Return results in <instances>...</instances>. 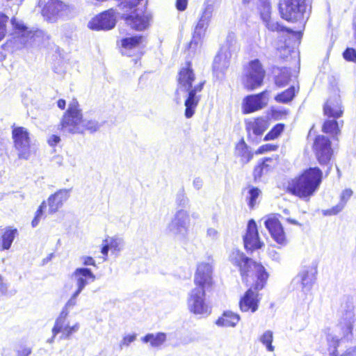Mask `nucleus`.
Wrapping results in <instances>:
<instances>
[{
	"instance_id": "nucleus-1",
	"label": "nucleus",
	"mask_w": 356,
	"mask_h": 356,
	"mask_svg": "<svg viewBox=\"0 0 356 356\" xmlns=\"http://www.w3.org/2000/svg\"><path fill=\"white\" fill-rule=\"evenodd\" d=\"M177 88L176 90L177 102L179 103L178 97L183 94L185 99L186 107L184 115L186 118H191L195 114V109L201 99V92L205 83L204 81H197L191 63H186L179 70L177 78Z\"/></svg>"
},
{
	"instance_id": "nucleus-2",
	"label": "nucleus",
	"mask_w": 356,
	"mask_h": 356,
	"mask_svg": "<svg viewBox=\"0 0 356 356\" xmlns=\"http://www.w3.org/2000/svg\"><path fill=\"white\" fill-rule=\"evenodd\" d=\"M229 261L232 264L239 268L242 279L248 282V277L254 275L257 277L255 289L259 291L264 288L268 274L265 268L251 259L247 257L243 252L233 250L229 254Z\"/></svg>"
},
{
	"instance_id": "nucleus-3",
	"label": "nucleus",
	"mask_w": 356,
	"mask_h": 356,
	"mask_svg": "<svg viewBox=\"0 0 356 356\" xmlns=\"http://www.w3.org/2000/svg\"><path fill=\"white\" fill-rule=\"evenodd\" d=\"M322 179L318 168H310L290 186L291 193L300 198L307 199L317 190Z\"/></svg>"
},
{
	"instance_id": "nucleus-4",
	"label": "nucleus",
	"mask_w": 356,
	"mask_h": 356,
	"mask_svg": "<svg viewBox=\"0 0 356 356\" xmlns=\"http://www.w3.org/2000/svg\"><path fill=\"white\" fill-rule=\"evenodd\" d=\"M214 9V0H205L199 19L194 27L192 40L189 44L191 49H195L201 44L211 21Z\"/></svg>"
},
{
	"instance_id": "nucleus-5",
	"label": "nucleus",
	"mask_w": 356,
	"mask_h": 356,
	"mask_svg": "<svg viewBox=\"0 0 356 356\" xmlns=\"http://www.w3.org/2000/svg\"><path fill=\"white\" fill-rule=\"evenodd\" d=\"M82 113L78 102L73 99L60 122V130L63 133L83 134Z\"/></svg>"
},
{
	"instance_id": "nucleus-6",
	"label": "nucleus",
	"mask_w": 356,
	"mask_h": 356,
	"mask_svg": "<svg viewBox=\"0 0 356 356\" xmlns=\"http://www.w3.org/2000/svg\"><path fill=\"white\" fill-rule=\"evenodd\" d=\"M73 11L72 6L60 0H48L41 13L46 21L54 23L68 17Z\"/></svg>"
},
{
	"instance_id": "nucleus-7",
	"label": "nucleus",
	"mask_w": 356,
	"mask_h": 356,
	"mask_svg": "<svg viewBox=\"0 0 356 356\" xmlns=\"http://www.w3.org/2000/svg\"><path fill=\"white\" fill-rule=\"evenodd\" d=\"M306 0H280L279 12L282 19L298 22L303 18L306 11Z\"/></svg>"
},
{
	"instance_id": "nucleus-8",
	"label": "nucleus",
	"mask_w": 356,
	"mask_h": 356,
	"mask_svg": "<svg viewBox=\"0 0 356 356\" xmlns=\"http://www.w3.org/2000/svg\"><path fill=\"white\" fill-rule=\"evenodd\" d=\"M190 221L188 212L184 209H179L168 224V231L177 239L183 240L188 234Z\"/></svg>"
},
{
	"instance_id": "nucleus-9",
	"label": "nucleus",
	"mask_w": 356,
	"mask_h": 356,
	"mask_svg": "<svg viewBox=\"0 0 356 356\" xmlns=\"http://www.w3.org/2000/svg\"><path fill=\"white\" fill-rule=\"evenodd\" d=\"M206 291L202 288H194L188 294L187 304L191 312L196 315L208 316L211 313V307L206 302Z\"/></svg>"
},
{
	"instance_id": "nucleus-10",
	"label": "nucleus",
	"mask_w": 356,
	"mask_h": 356,
	"mask_svg": "<svg viewBox=\"0 0 356 356\" xmlns=\"http://www.w3.org/2000/svg\"><path fill=\"white\" fill-rule=\"evenodd\" d=\"M265 70L258 59L250 61L245 70L244 85L248 90H254L261 86Z\"/></svg>"
},
{
	"instance_id": "nucleus-11",
	"label": "nucleus",
	"mask_w": 356,
	"mask_h": 356,
	"mask_svg": "<svg viewBox=\"0 0 356 356\" xmlns=\"http://www.w3.org/2000/svg\"><path fill=\"white\" fill-rule=\"evenodd\" d=\"M12 136L14 146L18 151L19 159H28L30 156V138L28 130L22 127L13 129Z\"/></svg>"
},
{
	"instance_id": "nucleus-12",
	"label": "nucleus",
	"mask_w": 356,
	"mask_h": 356,
	"mask_svg": "<svg viewBox=\"0 0 356 356\" xmlns=\"http://www.w3.org/2000/svg\"><path fill=\"white\" fill-rule=\"evenodd\" d=\"M194 283L196 288H202L207 291L213 287V266L210 263L198 264L194 276Z\"/></svg>"
},
{
	"instance_id": "nucleus-13",
	"label": "nucleus",
	"mask_w": 356,
	"mask_h": 356,
	"mask_svg": "<svg viewBox=\"0 0 356 356\" xmlns=\"http://www.w3.org/2000/svg\"><path fill=\"white\" fill-rule=\"evenodd\" d=\"M115 24V12L113 9H109L93 17L88 26L95 31H108L112 29Z\"/></svg>"
},
{
	"instance_id": "nucleus-14",
	"label": "nucleus",
	"mask_w": 356,
	"mask_h": 356,
	"mask_svg": "<svg viewBox=\"0 0 356 356\" xmlns=\"http://www.w3.org/2000/svg\"><path fill=\"white\" fill-rule=\"evenodd\" d=\"M126 24L132 29L141 31L147 29L152 19V15L147 10H137L124 17Z\"/></svg>"
},
{
	"instance_id": "nucleus-15",
	"label": "nucleus",
	"mask_w": 356,
	"mask_h": 356,
	"mask_svg": "<svg viewBox=\"0 0 356 356\" xmlns=\"http://www.w3.org/2000/svg\"><path fill=\"white\" fill-rule=\"evenodd\" d=\"M314 150L321 165H326L331 159L332 150L329 138L325 136H318L314 143Z\"/></svg>"
},
{
	"instance_id": "nucleus-16",
	"label": "nucleus",
	"mask_w": 356,
	"mask_h": 356,
	"mask_svg": "<svg viewBox=\"0 0 356 356\" xmlns=\"http://www.w3.org/2000/svg\"><path fill=\"white\" fill-rule=\"evenodd\" d=\"M268 90H264L257 95L247 96L243 100V110L245 113H251L264 108L268 101Z\"/></svg>"
},
{
	"instance_id": "nucleus-17",
	"label": "nucleus",
	"mask_w": 356,
	"mask_h": 356,
	"mask_svg": "<svg viewBox=\"0 0 356 356\" xmlns=\"http://www.w3.org/2000/svg\"><path fill=\"white\" fill-rule=\"evenodd\" d=\"M343 111L340 95L336 92L329 97L323 106L324 115L328 118L338 119L343 115Z\"/></svg>"
},
{
	"instance_id": "nucleus-18",
	"label": "nucleus",
	"mask_w": 356,
	"mask_h": 356,
	"mask_svg": "<svg viewBox=\"0 0 356 356\" xmlns=\"http://www.w3.org/2000/svg\"><path fill=\"white\" fill-rule=\"evenodd\" d=\"M72 277L76 283V291L80 293L88 284L96 280L95 274L88 268H76L72 273Z\"/></svg>"
},
{
	"instance_id": "nucleus-19",
	"label": "nucleus",
	"mask_w": 356,
	"mask_h": 356,
	"mask_svg": "<svg viewBox=\"0 0 356 356\" xmlns=\"http://www.w3.org/2000/svg\"><path fill=\"white\" fill-rule=\"evenodd\" d=\"M316 270L312 267L304 268L293 279L295 284H300L302 291L307 293L311 290L316 280Z\"/></svg>"
},
{
	"instance_id": "nucleus-20",
	"label": "nucleus",
	"mask_w": 356,
	"mask_h": 356,
	"mask_svg": "<svg viewBox=\"0 0 356 356\" xmlns=\"http://www.w3.org/2000/svg\"><path fill=\"white\" fill-rule=\"evenodd\" d=\"M72 189L63 188L51 195L47 199L49 213H55L70 198Z\"/></svg>"
},
{
	"instance_id": "nucleus-21",
	"label": "nucleus",
	"mask_w": 356,
	"mask_h": 356,
	"mask_svg": "<svg viewBox=\"0 0 356 356\" xmlns=\"http://www.w3.org/2000/svg\"><path fill=\"white\" fill-rule=\"evenodd\" d=\"M243 241L247 250L259 249L262 245V243L259 238L257 224L254 220H250L248 222L247 232L243 237Z\"/></svg>"
},
{
	"instance_id": "nucleus-22",
	"label": "nucleus",
	"mask_w": 356,
	"mask_h": 356,
	"mask_svg": "<svg viewBox=\"0 0 356 356\" xmlns=\"http://www.w3.org/2000/svg\"><path fill=\"white\" fill-rule=\"evenodd\" d=\"M265 227L270 232L273 238L279 244H286L285 234L280 221L275 218H269L265 220Z\"/></svg>"
},
{
	"instance_id": "nucleus-23",
	"label": "nucleus",
	"mask_w": 356,
	"mask_h": 356,
	"mask_svg": "<svg viewBox=\"0 0 356 356\" xmlns=\"http://www.w3.org/2000/svg\"><path fill=\"white\" fill-rule=\"evenodd\" d=\"M230 52L222 48L215 57L213 64V72L218 76L222 75L229 65Z\"/></svg>"
},
{
	"instance_id": "nucleus-24",
	"label": "nucleus",
	"mask_w": 356,
	"mask_h": 356,
	"mask_svg": "<svg viewBox=\"0 0 356 356\" xmlns=\"http://www.w3.org/2000/svg\"><path fill=\"white\" fill-rule=\"evenodd\" d=\"M143 39L144 38L139 35L122 39V54L127 56H131L135 54V51L138 50L139 46L143 42Z\"/></svg>"
},
{
	"instance_id": "nucleus-25",
	"label": "nucleus",
	"mask_w": 356,
	"mask_h": 356,
	"mask_svg": "<svg viewBox=\"0 0 356 356\" xmlns=\"http://www.w3.org/2000/svg\"><path fill=\"white\" fill-rule=\"evenodd\" d=\"M258 302L257 293L248 289L240 300V309L243 312H255L258 309Z\"/></svg>"
},
{
	"instance_id": "nucleus-26",
	"label": "nucleus",
	"mask_w": 356,
	"mask_h": 356,
	"mask_svg": "<svg viewBox=\"0 0 356 356\" xmlns=\"http://www.w3.org/2000/svg\"><path fill=\"white\" fill-rule=\"evenodd\" d=\"M123 240L118 237H107L103 241L101 252L104 254V260L108 255V251L120 252L123 247Z\"/></svg>"
},
{
	"instance_id": "nucleus-27",
	"label": "nucleus",
	"mask_w": 356,
	"mask_h": 356,
	"mask_svg": "<svg viewBox=\"0 0 356 356\" xmlns=\"http://www.w3.org/2000/svg\"><path fill=\"white\" fill-rule=\"evenodd\" d=\"M353 195V191L350 189H345L341 194V199L339 204L331 209L323 210L324 216H334L341 212L345 207L347 202Z\"/></svg>"
},
{
	"instance_id": "nucleus-28",
	"label": "nucleus",
	"mask_w": 356,
	"mask_h": 356,
	"mask_svg": "<svg viewBox=\"0 0 356 356\" xmlns=\"http://www.w3.org/2000/svg\"><path fill=\"white\" fill-rule=\"evenodd\" d=\"M167 336L164 332L149 333L141 338L145 343H149L150 347L159 348L166 341Z\"/></svg>"
},
{
	"instance_id": "nucleus-29",
	"label": "nucleus",
	"mask_w": 356,
	"mask_h": 356,
	"mask_svg": "<svg viewBox=\"0 0 356 356\" xmlns=\"http://www.w3.org/2000/svg\"><path fill=\"white\" fill-rule=\"evenodd\" d=\"M337 119L326 120L322 127V131L327 134L331 135L332 137H337L341 133V127H343V121H337Z\"/></svg>"
},
{
	"instance_id": "nucleus-30",
	"label": "nucleus",
	"mask_w": 356,
	"mask_h": 356,
	"mask_svg": "<svg viewBox=\"0 0 356 356\" xmlns=\"http://www.w3.org/2000/svg\"><path fill=\"white\" fill-rule=\"evenodd\" d=\"M239 320V315L231 311H225L216 321V324L220 327H235Z\"/></svg>"
},
{
	"instance_id": "nucleus-31",
	"label": "nucleus",
	"mask_w": 356,
	"mask_h": 356,
	"mask_svg": "<svg viewBox=\"0 0 356 356\" xmlns=\"http://www.w3.org/2000/svg\"><path fill=\"white\" fill-rule=\"evenodd\" d=\"M268 126L269 124L266 119L258 118L254 121L248 122L246 129L248 132L252 131L255 136H261L268 129Z\"/></svg>"
},
{
	"instance_id": "nucleus-32",
	"label": "nucleus",
	"mask_w": 356,
	"mask_h": 356,
	"mask_svg": "<svg viewBox=\"0 0 356 356\" xmlns=\"http://www.w3.org/2000/svg\"><path fill=\"white\" fill-rule=\"evenodd\" d=\"M235 154L241 158V161L243 163H248L253 156L252 153L249 150L243 140L237 143L235 148Z\"/></svg>"
},
{
	"instance_id": "nucleus-33",
	"label": "nucleus",
	"mask_w": 356,
	"mask_h": 356,
	"mask_svg": "<svg viewBox=\"0 0 356 356\" xmlns=\"http://www.w3.org/2000/svg\"><path fill=\"white\" fill-rule=\"evenodd\" d=\"M17 233V229L6 228L2 235V249L8 250Z\"/></svg>"
},
{
	"instance_id": "nucleus-34",
	"label": "nucleus",
	"mask_w": 356,
	"mask_h": 356,
	"mask_svg": "<svg viewBox=\"0 0 356 356\" xmlns=\"http://www.w3.org/2000/svg\"><path fill=\"white\" fill-rule=\"evenodd\" d=\"M296 89L294 86H291L285 91L275 96V99L277 102L287 104L290 102L295 97Z\"/></svg>"
},
{
	"instance_id": "nucleus-35",
	"label": "nucleus",
	"mask_w": 356,
	"mask_h": 356,
	"mask_svg": "<svg viewBox=\"0 0 356 356\" xmlns=\"http://www.w3.org/2000/svg\"><path fill=\"white\" fill-rule=\"evenodd\" d=\"M291 78L290 70L288 68H282L280 73L275 76V83L278 87H284L287 85Z\"/></svg>"
},
{
	"instance_id": "nucleus-36",
	"label": "nucleus",
	"mask_w": 356,
	"mask_h": 356,
	"mask_svg": "<svg viewBox=\"0 0 356 356\" xmlns=\"http://www.w3.org/2000/svg\"><path fill=\"white\" fill-rule=\"evenodd\" d=\"M63 324V327L60 328V330L59 331V333H62V335L60 337L61 339H70L71 335L77 332L80 327V325L79 323H76L74 325L72 326L69 325V323L67 321L64 322Z\"/></svg>"
},
{
	"instance_id": "nucleus-37",
	"label": "nucleus",
	"mask_w": 356,
	"mask_h": 356,
	"mask_svg": "<svg viewBox=\"0 0 356 356\" xmlns=\"http://www.w3.org/2000/svg\"><path fill=\"white\" fill-rule=\"evenodd\" d=\"M342 318L343 323H353L355 318V306L353 301H348L346 303L344 310L342 312Z\"/></svg>"
},
{
	"instance_id": "nucleus-38",
	"label": "nucleus",
	"mask_w": 356,
	"mask_h": 356,
	"mask_svg": "<svg viewBox=\"0 0 356 356\" xmlns=\"http://www.w3.org/2000/svg\"><path fill=\"white\" fill-rule=\"evenodd\" d=\"M257 8L261 19H267L268 15L271 13V6L269 0H257Z\"/></svg>"
},
{
	"instance_id": "nucleus-39",
	"label": "nucleus",
	"mask_w": 356,
	"mask_h": 356,
	"mask_svg": "<svg viewBox=\"0 0 356 356\" xmlns=\"http://www.w3.org/2000/svg\"><path fill=\"white\" fill-rule=\"evenodd\" d=\"M246 200L251 209H253L257 204V200L261 195V191L254 186H249Z\"/></svg>"
},
{
	"instance_id": "nucleus-40",
	"label": "nucleus",
	"mask_w": 356,
	"mask_h": 356,
	"mask_svg": "<svg viewBox=\"0 0 356 356\" xmlns=\"http://www.w3.org/2000/svg\"><path fill=\"white\" fill-rule=\"evenodd\" d=\"M81 124L83 127V134L86 131H88L90 133H95L101 127V124L97 120L88 119L86 118H83V117Z\"/></svg>"
},
{
	"instance_id": "nucleus-41",
	"label": "nucleus",
	"mask_w": 356,
	"mask_h": 356,
	"mask_svg": "<svg viewBox=\"0 0 356 356\" xmlns=\"http://www.w3.org/2000/svg\"><path fill=\"white\" fill-rule=\"evenodd\" d=\"M273 341V334L270 330H266L260 337L261 343L264 345L269 352H273L275 350V347L272 345Z\"/></svg>"
},
{
	"instance_id": "nucleus-42",
	"label": "nucleus",
	"mask_w": 356,
	"mask_h": 356,
	"mask_svg": "<svg viewBox=\"0 0 356 356\" xmlns=\"http://www.w3.org/2000/svg\"><path fill=\"white\" fill-rule=\"evenodd\" d=\"M69 314V309L64 307L62 312H60L59 316L55 321V324L54 326V334H58L60 328H62L64 325V322L67 321V316Z\"/></svg>"
},
{
	"instance_id": "nucleus-43",
	"label": "nucleus",
	"mask_w": 356,
	"mask_h": 356,
	"mask_svg": "<svg viewBox=\"0 0 356 356\" xmlns=\"http://www.w3.org/2000/svg\"><path fill=\"white\" fill-rule=\"evenodd\" d=\"M284 124L279 123L275 125L265 136L264 140H270L277 138L284 130Z\"/></svg>"
},
{
	"instance_id": "nucleus-44",
	"label": "nucleus",
	"mask_w": 356,
	"mask_h": 356,
	"mask_svg": "<svg viewBox=\"0 0 356 356\" xmlns=\"http://www.w3.org/2000/svg\"><path fill=\"white\" fill-rule=\"evenodd\" d=\"M265 24L266 28L271 31H282L284 27L281 26L278 22L271 19L270 15H268L267 19H261Z\"/></svg>"
},
{
	"instance_id": "nucleus-45",
	"label": "nucleus",
	"mask_w": 356,
	"mask_h": 356,
	"mask_svg": "<svg viewBox=\"0 0 356 356\" xmlns=\"http://www.w3.org/2000/svg\"><path fill=\"white\" fill-rule=\"evenodd\" d=\"M342 323H343V326L341 327L342 329V336L339 338V341L344 338L348 341H351L353 339V323H341V326H342Z\"/></svg>"
},
{
	"instance_id": "nucleus-46",
	"label": "nucleus",
	"mask_w": 356,
	"mask_h": 356,
	"mask_svg": "<svg viewBox=\"0 0 356 356\" xmlns=\"http://www.w3.org/2000/svg\"><path fill=\"white\" fill-rule=\"evenodd\" d=\"M46 207L47 202L45 201H43L40 205L38 210L36 211L35 216L31 222L33 227H35L38 225L42 216H43L44 209H46Z\"/></svg>"
},
{
	"instance_id": "nucleus-47",
	"label": "nucleus",
	"mask_w": 356,
	"mask_h": 356,
	"mask_svg": "<svg viewBox=\"0 0 356 356\" xmlns=\"http://www.w3.org/2000/svg\"><path fill=\"white\" fill-rule=\"evenodd\" d=\"M15 353L16 356H29L32 353V348L22 343L16 348Z\"/></svg>"
},
{
	"instance_id": "nucleus-48",
	"label": "nucleus",
	"mask_w": 356,
	"mask_h": 356,
	"mask_svg": "<svg viewBox=\"0 0 356 356\" xmlns=\"http://www.w3.org/2000/svg\"><path fill=\"white\" fill-rule=\"evenodd\" d=\"M327 340L328 343H330V346H332L334 348V350L330 354V356H337V347L339 344V336L327 334Z\"/></svg>"
},
{
	"instance_id": "nucleus-49",
	"label": "nucleus",
	"mask_w": 356,
	"mask_h": 356,
	"mask_svg": "<svg viewBox=\"0 0 356 356\" xmlns=\"http://www.w3.org/2000/svg\"><path fill=\"white\" fill-rule=\"evenodd\" d=\"M8 17L3 13H0V41H1L6 33V23Z\"/></svg>"
},
{
	"instance_id": "nucleus-50",
	"label": "nucleus",
	"mask_w": 356,
	"mask_h": 356,
	"mask_svg": "<svg viewBox=\"0 0 356 356\" xmlns=\"http://www.w3.org/2000/svg\"><path fill=\"white\" fill-rule=\"evenodd\" d=\"M277 163V159L268 157L265 158L260 163L264 167L265 171L268 172L275 166Z\"/></svg>"
},
{
	"instance_id": "nucleus-51",
	"label": "nucleus",
	"mask_w": 356,
	"mask_h": 356,
	"mask_svg": "<svg viewBox=\"0 0 356 356\" xmlns=\"http://www.w3.org/2000/svg\"><path fill=\"white\" fill-rule=\"evenodd\" d=\"M343 56L346 60L352 62L356 60V51L353 48H347L344 51Z\"/></svg>"
},
{
	"instance_id": "nucleus-52",
	"label": "nucleus",
	"mask_w": 356,
	"mask_h": 356,
	"mask_svg": "<svg viewBox=\"0 0 356 356\" xmlns=\"http://www.w3.org/2000/svg\"><path fill=\"white\" fill-rule=\"evenodd\" d=\"M176 201H177V203L180 207H185L189 202L188 197H186V195L184 193V191H181L177 195Z\"/></svg>"
},
{
	"instance_id": "nucleus-53",
	"label": "nucleus",
	"mask_w": 356,
	"mask_h": 356,
	"mask_svg": "<svg viewBox=\"0 0 356 356\" xmlns=\"http://www.w3.org/2000/svg\"><path fill=\"white\" fill-rule=\"evenodd\" d=\"M136 334L127 335L124 337L120 343V348L122 349L124 346H129L131 343L134 342L136 340Z\"/></svg>"
},
{
	"instance_id": "nucleus-54",
	"label": "nucleus",
	"mask_w": 356,
	"mask_h": 356,
	"mask_svg": "<svg viewBox=\"0 0 356 356\" xmlns=\"http://www.w3.org/2000/svg\"><path fill=\"white\" fill-rule=\"evenodd\" d=\"M277 148V145H271V144H266L260 146L259 149L257 150V154H263L269 151H275Z\"/></svg>"
},
{
	"instance_id": "nucleus-55",
	"label": "nucleus",
	"mask_w": 356,
	"mask_h": 356,
	"mask_svg": "<svg viewBox=\"0 0 356 356\" xmlns=\"http://www.w3.org/2000/svg\"><path fill=\"white\" fill-rule=\"evenodd\" d=\"M81 293L75 291L74 293L72 295L70 300L67 302L65 307L68 309L72 308L76 304V299Z\"/></svg>"
},
{
	"instance_id": "nucleus-56",
	"label": "nucleus",
	"mask_w": 356,
	"mask_h": 356,
	"mask_svg": "<svg viewBox=\"0 0 356 356\" xmlns=\"http://www.w3.org/2000/svg\"><path fill=\"white\" fill-rule=\"evenodd\" d=\"M264 167L259 163L258 165H257L254 170V177L255 179H259L264 174L266 173Z\"/></svg>"
},
{
	"instance_id": "nucleus-57",
	"label": "nucleus",
	"mask_w": 356,
	"mask_h": 356,
	"mask_svg": "<svg viewBox=\"0 0 356 356\" xmlns=\"http://www.w3.org/2000/svg\"><path fill=\"white\" fill-rule=\"evenodd\" d=\"M218 232L212 227H209L207 230V236L210 239L215 241L218 238Z\"/></svg>"
},
{
	"instance_id": "nucleus-58",
	"label": "nucleus",
	"mask_w": 356,
	"mask_h": 356,
	"mask_svg": "<svg viewBox=\"0 0 356 356\" xmlns=\"http://www.w3.org/2000/svg\"><path fill=\"white\" fill-rule=\"evenodd\" d=\"M188 4V0H177L176 7L180 11L186 10Z\"/></svg>"
},
{
	"instance_id": "nucleus-59",
	"label": "nucleus",
	"mask_w": 356,
	"mask_h": 356,
	"mask_svg": "<svg viewBox=\"0 0 356 356\" xmlns=\"http://www.w3.org/2000/svg\"><path fill=\"white\" fill-rule=\"evenodd\" d=\"M60 139L59 136L56 135H52L49 138L48 143L50 146H55L60 142Z\"/></svg>"
},
{
	"instance_id": "nucleus-60",
	"label": "nucleus",
	"mask_w": 356,
	"mask_h": 356,
	"mask_svg": "<svg viewBox=\"0 0 356 356\" xmlns=\"http://www.w3.org/2000/svg\"><path fill=\"white\" fill-rule=\"evenodd\" d=\"M83 264L85 266H95V261L91 257H84L82 258Z\"/></svg>"
},
{
	"instance_id": "nucleus-61",
	"label": "nucleus",
	"mask_w": 356,
	"mask_h": 356,
	"mask_svg": "<svg viewBox=\"0 0 356 356\" xmlns=\"http://www.w3.org/2000/svg\"><path fill=\"white\" fill-rule=\"evenodd\" d=\"M341 356H356V346L348 348Z\"/></svg>"
},
{
	"instance_id": "nucleus-62",
	"label": "nucleus",
	"mask_w": 356,
	"mask_h": 356,
	"mask_svg": "<svg viewBox=\"0 0 356 356\" xmlns=\"http://www.w3.org/2000/svg\"><path fill=\"white\" fill-rule=\"evenodd\" d=\"M193 186L195 189L200 190L203 186L202 179L199 177L195 178L193 181Z\"/></svg>"
},
{
	"instance_id": "nucleus-63",
	"label": "nucleus",
	"mask_w": 356,
	"mask_h": 356,
	"mask_svg": "<svg viewBox=\"0 0 356 356\" xmlns=\"http://www.w3.org/2000/svg\"><path fill=\"white\" fill-rule=\"evenodd\" d=\"M0 291L1 292V293L5 294V295L7 294V291H8L7 284L3 282V278L1 275H0Z\"/></svg>"
},
{
	"instance_id": "nucleus-64",
	"label": "nucleus",
	"mask_w": 356,
	"mask_h": 356,
	"mask_svg": "<svg viewBox=\"0 0 356 356\" xmlns=\"http://www.w3.org/2000/svg\"><path fill=\"white\" fill-rule=\"evenodd\" d=\"M269 254L273 260H275L277 261H279L280 260V255L275 250L270 251Z\"/></svg>"
}]
</instances>
